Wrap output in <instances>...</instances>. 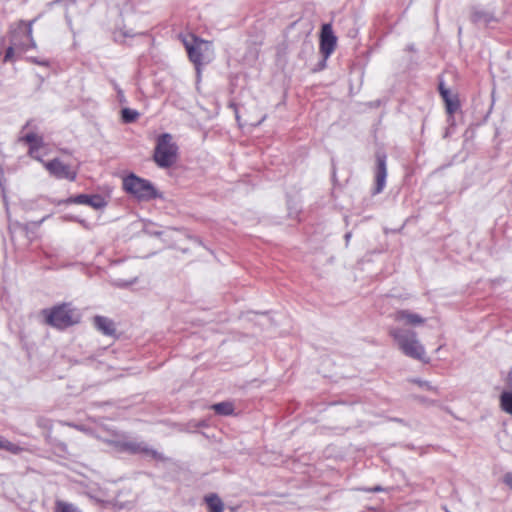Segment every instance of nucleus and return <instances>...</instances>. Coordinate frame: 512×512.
Listing matches in <instances>:
<instances>
[{
    "label": "nucleus",
    "mask_w": 512,
    "mask_h": 512,
    "mask_svg": "<svg viewBox=\"0 0 512 512\" xmlns=\"http://www.w3.org/2000/svg\"><path fill=\"white\" fill-rule=\"evenodd\" d=\"M41 315L44 323L57 330H65L81 321V314L71 303L63 302L43 309Z\"/></svg>",
    "instance_id": "f257e3e1"
},
{
    "label": "nucleus",
    "mask_w": 512,
    "mask_h": 512,
    "mask_svg": "<svg viewBox=\"0 0 512 512\" xmlns=\"http://www.w3.org/2000/svg\"><path fill=\"white\" fill-rule=\"evenodd\" d=\"M34 22L35 20L29 22L19 20L11 25L9 31L11 45L6 49L4 62L12 61L15 51L25 52L36 47L32 28Z\"/></svg>",
    "instance_id": "f03ea898"
},
{
    "label": "nucleus",
    "mask_w": 512,
    "mask_h": 512,
    "mask_svg": "<svg viewBox=\"0 0 512 512\" xmlns=\"http://www.w3.org/2000/svg\"><path fill=\"white\" fill-rule=\"evenodd\" d=\"M389 335L395 340L399 349L408 357L425 360L426 352L424 346L417 338L414 331H402L399 328H391Z\"/></svg>",
    "instance_id": "7ed1b4c3"
},
{
    "label": "nucleus",
    "mask_w": 512,
    "mask_h": 512,
    "mask_svg": "<svg viewBox=\"0 0 512 512\" xmlns=\"http://www.w3.org/2000/svg\"><path fill=\"white\" fill-rule=\"evenodd\" d=\"M123 189L139 201H151L162 198V194L147 179L141 178L135 174H129L123 178Z\"/></svg>",
    "instance_id": "20e7f679"
},
{
    "label": "nucleus",
    "mask_w": 512,
    "mask_h": 512,
    "mask_svg": "<svg viewBox=\"0 0 512 512\" xmlns=\"http://www.w3.org/2000/svg\"><path fill=\"white\" fill-rule=\"evenodd\" d=\"M178 158V146L173 141V137L164 133L161 134L156 141L153 160L161 168H169L173 166Z\"/></svg>",
    "instance_id": "39448f33"
},
{
    "label": "nucleus",
    "mask_w": 512,
    "mask_h": 512,
    "mask_svg": "<svg viewBox=\"0 0 512 512\" xmlns=\"http://www.w3.org/2000/svg\"><path fill=\"white\" fill-rule=\"evenodd\" d=\"M192 37L194 41L193 43L184 39L183 44L187 51L189 60L198 68L203 64L205 53L210 50L211 43L196 36Z\"/></svg>",
    "instance_id": "423d86ee"
},
{
    "label": "nucleus",
    "mask_w": 512,
    "mask_h": 512,
    "mask_svg": "<svg viewBox=\"0 0 512 512\" xmlns=\"http://www.w3.org/2000/svg\"><path fill=\"white\" fill-rule=\"evenodd\" d=\"M50 175L57 179H66L68 181H75L78 171L70 165L64 163L59 158L50 161H40Z\"/></svg>",
    "instance_id": "0eeeda50"
},
{
    "label": "nucleus",
    "mask_w": 512,
    "mask_h": 512,
    "mask_svg": "<svg viewBox=\"0 0 512 512\" xmlns=\"http://www.w3.org/2000/svg\"><path fill=\"white\" fill-rule=\"evenodd\" d=\"M336 44L337 37L333 33L331 24H324L321 28L319 45L320 53L323 55L324 59L330 57L336 48Z\"/></svg>",
    "instance_id": "6e6552de"
},
{
    "label": "nucleus",
    "mask_w": 512,
    "mask_h": 512,
    "mask_svg": "<svg viewBox=\"0 0 512 512\" xmlns=\"http://www.w3.org/2000/svg\"><path fill=\"white\" fill-rule=\"evenodd\" d=\"M392 317L395 322L410 327L421 326L426 321L420 314L407 309L395 311Z\"/></svg>",
    "instance_id": "1a4fd4ad"
},
{
    "label": "nucleus",
    "mask_w": 512,
    "mask_h": 512,
    "mask_svg": "<svg viewBox=\"0 0 512 512\" xmlns=\"http://www.w3.org/2000/svg\"><path fill=\"white\" fill-rule=\"evenodd\" d=\"M387 167L386 156L378 155L376 157V171H375V188L373 194H379L383 191L386 185Z\"/></svg>",
    "instance_id": "9d476101"
},
{
    "label": "nucleus",
    "mask_w": 512,
    "mask_h": 512,
    "mask_svg": "<svg viewBox=\"0 0 512 512\" xmlns=\"http://www.w3.org/2000/svg\"><path fill=\"white\" fill-rule=\"evenodd\" d=\"M441 98L443 99L446 107V112L452 116L460 108V101L458 95L451 94L450 91L445 88L443 82H440L438 87Z\"/></svg>",
    "instance_id": "9b49d317"
},
{
    "label": "nucleus",
    "mask_w": 512,
    "mask_h": 512,
    "mask_svg": "<svg viewBox=\"0 0 512 512\" xmlns=\"http://www.w3.org/2000/svg\"><path fill=\"white\" fill-rule=\"evenodd\" d=\"M93 325L101 334L109 337H116L117 329L115 322L112 319L97 315L93 318Z\"/></svg>",
    "instance_id": "f8f14e48"
},
{
    "label": "nucleus",
    "mask_w": 512,
    "mask_h": 512,
    "mask_svg": "<svg viewBox=\"0 0 512 512\" xmlns=\"http://www.w3.org/2000/svg\"><path fill=\"white\" fill-rule=\"evenodd\" d=\"M23 140L29 145V155L38 161H42L40 149L44 147L43 138L36 133H28L23 137Z\"/></svg>",
    "instance_id": "ddd939ff"
},
{
    "label": "nucleus",
    "mask_w": 512,
    "mask_h": 512,
    "mask_svg": "<svg viewBox=\"0 0 512 512\" xmlns=\"http://www.w3.org/2000/svg\"><path fill=\"white\" fill-rule=\"evenodd\" d=\"M205 501L209 512H223L224 504L222 500L216 495L211 494L205 497Z\"/></svg>",
    "instance_id": "4468645a"
},
{
    "label": "nucleus",
    "mask_w": 512,
    "mask_h": 512,
    "mask_svg": "<svg viewBox=\"0 0 512 512\" xmlns=\"http://www.w3.org/2000/svg\"><path fill=\"white\" fill-rule=\"evenodd\" d=\"M216 414L219 415H232L234 412V405L231 402H220L212 405L211 407Z\"/></svg>",
    "instance_id": "2eb2a0df"
},
{
    "label": "nucleus",
    "mask_w": 512,
    "mask_h": 512,
    "mask_svg": "<svg viewBox=\"0 0 512 512\" xmlns=\"http://www.w3.org/2000/svg\"><path fill=\"white\" fill-rule=\"evenodd\" d=\"M500 407L504 412L512 415V391H504L501 394Z\"/></svg>",
    "instance_id": "dca6fc26"
},
{
    "label": "nucleus",
    "mask_w": 512,
    "mask_h": 512,
    "mask_svg": "<svg viewBox=\"0 0 512 512\" xmlns=\"http://www.w3.org/2000/svg\"><path fill=\"white\" fill-rule=\"evenodd\" d=\"M54 512H81V511L72 503L58 500L55 502Z\"/></svg>",
    "instance_id": "f3484780"
},
{
    "label": "nucleus",
    "mask_w": 512,
    "mask_h": 512,
    "mask_svg": "<svg viewBox=\"0 0 512 512\" xmlns=\"http://www.w3.org/2000/svg\"><path fill=\"white\" fill-rule=\"evenodd\" d=\"M6 450L12 454H19L23 451V448L18 446L15 443H12L8 440H4L0 437V450Z\"/></svg>",
    "instance_id": "a211bd4d"
},
{
    "label": "nucleus",
    "mask_w": 512,
    "mask_h": 512,
    "mask_svg": "<svg viewBox=\"0 0 512 512\" xmlns=\"http://www.w3.org/2000/svg\"><path fill=\"white\" fill-rule=\"evenodd\" d=\"M88 203L86 205L91 206L95 209H101L106 206L105 199L100 195H88Z\"/></svg>",
    "instance_id": "6ab92c4d"
},
{
    "label": "nucleus",
    "mask_w": 512,
    "mask_h": 512,
    "mask_svg": "<svg viewBox=\"0 0 512 512\" xmlns=\"http://www.w3.org/2000/svg\"><path fill=\"white\" fill-rule=\"evenodd\" d=\"M138 116H139V113L135 110H132L129 108H125L122 110V118H123L124 122H126V123L135 121L138 118Z\"/></svg>",
    "instance_id": "aec40b11"
},
{
    "label": "nucleus",
    "mask_w": 512,
    "mask_h": 512,
    "mask_svg": "<svg viewBox=\"0 0 512 512\" xmlns=\"http://www.w3.org/2000/svg\"><path fill=\"white\" fill-rule=\"evenodd\" d=\"M88 195L86 194H79L75 197H70L67 200H65V203L67 204H87L88 203Z\"/></svg>",
    "instance_id": "412c9836"
},
{
    "label": "nucleus",
    "mask_w": 512,
    "mask_h": 512,
    "mask_svg": "<svg viewBox=\"0 0 512 512\" xmlns=\"http://www.w3.org/2000/svg\"><path fill=\"white\" fill-rule=\"evenodd\" d=\"M126 447L128 450H130L131 452H134V453H147L148 452V449L146 447H143L141 444H137V443H130V444H126Z\"/></svg>",
    "instance_id": "4be33fe9"
},
{
    "label": "nucleus",
    "mask_w": 512,
    "mask_h": 512,
    "mask_svg": "<svg viewBox=\"0 0 512 512\" xmlns=\"http://www.w3.org/2000/svg\"><path fill=\"white\" fill-rule=\"evenodd\" d=\"M503 483L507 485L512 490V473L507 472L503 476Z\"/></svg>",
    "instance_id": "5701e85b"
},
{
    "label": "nucleus",
    "mask_w": 512,
    "mask_h": 512,
    "mask_svg": "<svg viewBox=\"0 0 512 512\" xmlns=\"http://www.w3.org/2000/svg\"><path fill=\"white\" fill-rule=\"evenodd\" d=\"M17 38L18 41H26V37L23 32H18Z\"/></svg>",
    "instance_id": "b1692460"
},
{
    "label": "nucleus",
    "mask_w": 512,
    "mask_h": 512,
    "mask_svg": "<svg viewBox=\"0 0 512 512\" xmlns=\"http://www.w3.org/2000/svg\"><path fill=\"white\" fill-rule=\"evenodd\" d=\"M382 490H383V489H382L381 487H379V486H376V487H374V488L369 489V491H371V492H380V491H382Z\"/></svg>",
    "instance_id": "393cba45"
}]
</instances>
